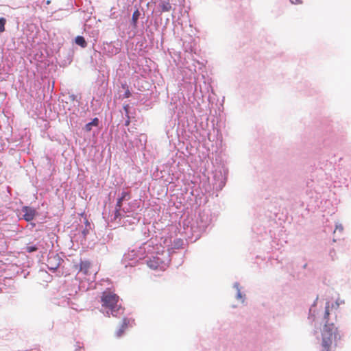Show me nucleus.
I'll return each instance as SVG.
<instances>
[{"instance_id": "obj_8", "label": "nucleus", "mask_w": 351, "mask_h": 351, "mask_svg": "<svg viewBox=\"0 0 351 351\" xmlns=\"http://www.w3.org/2000/svg\"><path fill=\"white\" fill-rule=\"evenodd\" d=\"M79 271L83 272L85 275L89 274V269L90 268V263L88 261H81L80 263Z\"/></svg>"}, {"instance_id": "obj_14", "label": "nucleus", "mask_w": 351, "mask_h": 351, "mask_svg": "<svg viewBox=\"0 0 351 351\" xmlns=\"http://www.w3.org/2000/svg\"><path fill=\"white\" fill-rule=\"evenodd\" d=\"M37 247L34 245H32V246H27L26 247V251L29 253H31V252H35L37 250Z\"/></svg>"}, {"instance_id": "obj_15", "label": "nucleus", "mask_w": 351, "mask_h": 351, "mask_svg": "<svg viewBox=\"0 0 351 351\" xmlns=\"http://www.w3.org/2000/svg\"><path fill=\"white\" fill-rule=\"evenodd\" d=\"M290 1L292 4H295V5H299V4L302 3V0H290Z\"/></svg>"}, {"instance_id": "obj_2", "label": "nucleus", "mask_w": 351, "mask_h": 351, "mask_svg": "<svg viewBox=\"0 0 351 351\" xmlns=\"http://www.w3.org/2000/svg\"><path fill=\"white\" fill-rule=\"evenodd\" d=\"M101 302L102 307L108 309L113 317H117L123 311L121 305L119 304V297L112 292H103L101 296Z\"/></svg>"}, {"instance_id": "obj_4", "label": "nucleus", "mask_w": 351, "mask_h": 351, "mask_svg": "<svg viewBox=\"0 0 351 351\" xmlns=\"http://www.w3.org/2000/svg\"><path fill=\"white\" fill-rule=\"evenodd\" d=\"M21 210L23 213V217L27 221H32L37 215L36 209L29 206H23Z\"/></svg>"}, {"instance_id": "obj_7", "label": "nucleus", "mask_w": 351, "mask_h": 351, "mask_svg": "<svg viewBox=\"0 0 351 351\" xmlns=\"http://www.w3.org/2000/svg\"><path fill=\"white\" fill-rule=\"evenodd\" d=\"M128 196H129V193L123 191L121 193V197H119L117 199V204H116V211H115V216L116 217H117L118 215H119V211H120L121 208L122 206V202H123V199L126 197H128Z\"/></svg>"}, {"instance_id": "obj_17", "label": "nucleus", "mask_w": 351, "mask_h": 351, "mask_svg": "<svg viewBox=\"0 0 351 351\" xmlns=\"http://www.w3.org/2000/svg\"><path fill=\"white\" fill-rule=\"evenodd\" d=\"M124 109H125V110L126 113L128 114V106H125V107H124Z\"/></svg>"}, {"instance_id": "obj_13", "label": "nucleus", "mask_w": 351, "mask_h": 351, "mask_svg": "<svg viewBox=\"0 0 351 351\" xmlns=\"http://www.w3.org/2000/svg\"><path fill=\"white\" fill-rule=\"evenodd\" d=\"M139 12L138 10H136L133 14H132V21H134V23H136L138 19V16H139Z\"/></svg>"}, {"instance_id": "obj_12", "label": "nucleus", "mask_w": 351, "mask_h": 351, "mask_svg": "<svg viewBox=\"0 0 351 351\" xmlns=\"http://www.w3.org/2000/svg\"><path fill=\"white\" fill-rule=\"evenodd\" d=\"M51 258L52 257H49L48 258V261H47L48 265H48V267L49 268V269L54 270L58 267V264H56V265L51 264Z\"/></svg>"}, {"instance_id": "obj_16", "label": "nucleus", "mask_w": 351, "mask_h": 351, "mask_svg": "<svg viewBox=\"0 0 351 351\" xmlns=\"http://www.w3.org/2000/svg\"><path fill=\"white\" fill-rule=\"evenodd\" d=\"M130 117L128 116V119L126 120L125 123V126H128L130 125Z\"/></svg>"}, {"instance_id": "obj_9", "label": "nucleus", "mask_w": 351, "mask_h": 351, "mask_svg": "<svg viewBox=\"0 0 351 351\" xmlns=\"http://www.w3.org/2000/svg\"><path fill=\"white\" fill-rule=\"evenodd\" d=\"M75 42L77 45H80L82 48H85L87 45L84 38L82 36H77L75 39Z\"/></svg>"}, {"instance_id": "obj_5", "label": "nucleus", "mask_w": 351, "mask_h": 351, "mask_svg": "<svg viewBox=\"0 0 351 351\" xmlns=\"http://www.w3.org/2000/svg\"><path fill=\"white\" fill-rule=\"evenodd\" d=\"M147 265L150 269H154V270H156L158 269H164L162 268L163 266L162 265V262L157 256H152V257L149 258L147 261Z\"/></svg>"}, {"instance_id": "obj_6", "label": "nucleus", "mask_w": 351, "mask_h": 351, "mask_svg": "<svg viewBox=\"0 0 351 351\" xmlns=\"http://www.w3.org/2000/svg\"><path fill=\"white\" fill-rule=\"evenodd\" d=\"M130 321L128 318H123L119 328L115 332V336L117 337H121L125 330L128 328Z\"/></svg>"}, {"instance_id": "obj_10", "label": "nucleus", "mask_w": 351, "mask_h": 351, "mask_svg": "<svg viewBox=\"0 0 351 351\" xmlns=\"http://www.w3.org/2000/svg\"><path fill=\"white\" fill-rule=\"evenodd\" d=\"M98 119L97 118H95L91 122L87 123L85 126V128H86V130L87 132H89L92 129V126L94 125V126H97L98 125Z\"/></svg>"}, {"instance_id": "obj_18", "label": "nucleus", "mask_w": 351, "mask_h": 351, "mask_svg": "<svg viewBox=\"0 0 351 351\" xmlns=\"http://www.w3.org/2000/svg\"><path fill=\"white\" fill-rule=\"evenodd\" d=\"M238 296H239V297H241V294H240V293H238Z\"/></svg>"}, {"instance_id": "obj_11", "label": "nucleus", "mask_w": 351, "mask_h": 351, "mask_svg": "<svg viewBox=\"0 0 351 351\" xmlns=\"http://www.w3.org/2000/svg\"><path fill=\"white\" fill-rule=\"evenodd\" d=\"M5 23L6 20L5 18H0V33L3 32L5 31Z\"/></svg>"}, {"instance_id": "obj_1", "label": "nucleus", "mask_w": 351, "mask_h": 351, "mask_svg": "<svg viewBox=\"0 0 351 351\" xmlns=\"http://www.w3.org/2000/svg\"><path fill=\"white\" fill-rule=\"evenodd\" d=\"M329 315V304L327 303L324 315L326 323L322 332V351H330L337 337V328L333 323H328Z\"/></svg>"}, {"instance_id": "obj_3", "label": "nucleus", "mask_w": 351, "mask_h": 351, "mask_svg": "<svg viewBox=\"0 0 351 351\" xmlns=\"http://www.w3.org/2000/svg\"><path fill=\"white\" fill-rule=\"evenodd\" d=\"M160 13L170 12L172 9V6L169 3V0H152Z\"/></svg>"}]
</instances>
